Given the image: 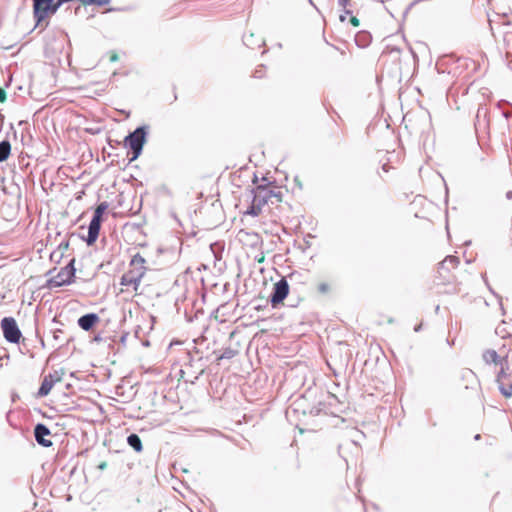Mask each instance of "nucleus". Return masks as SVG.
Instances as JSON below:
<instances>
[{
	"mask_svg": "<svg viewBox=\"0 0 512 512\" xmlns=\"http://www.w3.org/2000/svg\"><path fill=\"white\" fill-rule=\"evenodd\" d=\"M50 434V430L44 424H37L34 429L35 439L43 447H50L52 445V441L47 438Z\"/></svg>",
	"mask_w": 512,
	"mask_h": 512,
	"instance_id": "12",
	"label": "nucleus"
},
{
	"mask_svg": "<svg viewBox=\"0 0 512 512\" xmlns=\"http://www.w3.org/2000/svg\"><path fill=\"white\" fill-rule=\"evenodd\" d=\"M457 291H458V289H457L456 285H454L453 286V292H457Z\"/></svg>",
	"mask_w": 512,
	"mask_h": 512,
	"instance_id": "33",
	"label": "nucleus"
},
{
	"mask_svg": "<svg viewBox=\"0 0 512 512\" xmlns=\"http://www.w3.org/2000/svg\"><path fill=\"white\" fill-rule=\"evenodd\" d=\"M345 19H346V16H342V15L340 16V21L343 22V21H345Z\"/></svg>",
	"mask_w": 512,
	"mask_h": 512,
	"instance_id": "32",
	"label": "nucleus"
},
{
	"mask_svg": "<svg viewBox=\"0 0 512 512\" xmlns=\"http://www.w3.org/2000/svg\"><path fill=\"white\" fill-rule=\"evenodd\" d=\"M60 250H67L68 248V243H61L58 247Z\"/></svg>",
	"mask_w": 512,
	"mask_h": 512,
	"instance_id": "28",
	"label": "nucleus"
},
{
	"mask_svg": "<svg viewBox=\"0 0 512 512\" xmlns=\"http://www.w3.org/2000/svg\"><path fill=\"white\" fill-rule=\"evenodd\" d=\"M74 263L75 259L73 258L66 266L62 267L55 276L47 281V286L49 288H58L71 284L75 278L76 269Z\"/></svg>",
	"mask_w": 512,
	"mask_h": 512,
	"instance_id": "5",
	"label": "nucleus"
},
{
	"mask_svg": "<svg viewBox=\"0 0 512 512\" xmlns=\"http://www.w3.org/2000/svg\"><path fill=\"white\" fill-rule=\"evenodd\" d=\"M295 182L298 184L299 188H302V184L299 181L298 177L295 178Z\"/></svg>",
	"mask_w": 512,
	"mask_h": 512,
	"instance_id": "31",
	"label": "nucleus"
},
{
	"mask_svg": "<svg viewBox=\"0 0 512 512\" xmlns=\"http://www.w3.org/2000/svg\"><path fill=\"white\" fill-rule=\"evenodd\" d=\"M339 2L343 8H346L350 4V0H340Z\"/></svg>",
	"mask_w": 512,
	"mask_h": 512,
	"instance_id": "26",
	"label": "nucleus"
},
{
	"mask_svg": "<svg viewBox=\"0 0 512 512\" xmlns=\"http://www.w3.org/2000/svg\"><path fill=\"white\" fill-rule=\"evenodd\" d=\"M107 468V462L106 461H103L101 462L99 465H98V469L100 470H104Z\"/></svg>",
	"mask_w": 512,
	"mask_h": 512,
	"instance_id": "27",
	"label": "nucleus"
},
{
	"mask_svg": "<svg viewBox=\"0 0 512 512\" xmlns=\"http://www.w3.org/2000/svg\"><path fill=\"white\" fill-rule=\"evenodd\" d=\"M127 442L136 452H141L143 450L141 439L137 434L129 435Z\"/></svg>",
	"mask_w": 512,
	"mask_h": 512,
	"instance_id": "16",
	"label": "nucleus"
},
{
	"mask_svg": "<svg viewBox=\"0 0 512 512\" xmlns=\"http://www.w3.org/2000/svg\"><path fill=\"white\" fill-rule=\"evenodd\" d=\"M118 59H119V57H118V54L116 52H114V51L110 52L109 60L111 62H116V61H118Z\"/></svg>",
	"mask_w": 512,
	"mask_h": 512,
	"instance_id": "22",
	"label": "nucleus"
},
{
	"mask_svg": "<svg viewBox=\"0 0 512 512\" xmlns=\"http://www.w3.org/2000/svg\"><path fill=\"white\" fill-rule=\"evenodd\" d=\"M261 72L262 70H255L254 77H262V75L260 74Z\"/></svg>",
	"mask_w": 512,
	"mask_h": 512,
	"instance_id": "29",
	"label": "nucleus"
},
{
	"mask_svg": "<svg viewBox=\"0 0 512 512\" xmlns=\"http://www.w3.org/2000/svg\"><path fill=\"white\" fill-rule=\"evenodd\" d=\"M411 208L416 218L424 219L431 222V212L433 205L426 198L417 196L411 202Z\"/></svg>",
	"mask_w": 512,
	"mask_h": 512,
	"instance_id": "8",
	"label": "nucleus"
},
{
	"mask_svg": "<svg viewBox=\"0 0 512 512\" xmlns=\"http://www.w3.org/2000/svg\"><path fill=\"white\" fill-rule=\"evenodd\" d=\"M109 208V204L107 202H101L95 209L93 218H98V220L102 221V216L105 211Z\"/></svg>",
	"mask_w": 512,
	"mask_h": 512,
	"instance_id": "18",
	"label": "nucleus"
},
{
	"mask_svg": "<svg viewBox=\"0 0 512 512\" xmlns=\"http://www.w3.org/2000/svg\"><path fill=\"white\" fill-rule=\"evenodd\" d=\"M506 370H500L497 375V383L501 393L506 398H509L512 396V376Z\"/></svg>",
	"mask_w": 512,
	"mask_h": 512,
	"instance_id": "11",
	"label": "nucleus"
},
{
	"mask_svg": "<svg viewBox=\"0 0 512 512\" xmlns=\"http://www.w3.org/2000/svg\"><path fill=\"white\" fill-rule=\"evenodd\" d=\"M261 72L262 70H255L254 77H262V75L260 74Z\"/></svg>",
	"mask_w": 512,
	"mask_h": 512,
	"instance_id": "30",
	"label": "nucleus"
},
{
	"mask_svg": "<svg viewBox=\"0 0 512 512\" xmlns=\"http://www.w3.org/2000/svg\"><path fill=\"white\" fill-rule=\"evenodd\" d=\"M147 270L145 258L139 253L135 254L129 263L128 270L120 278V293H132L133 296L144 295L146 291L141 287V282Z\"/></svg>",
	"mask_w": 512,
	"mask_h": 512,
	"instance_id": "2",
	"label": "nucleus"
},
{
	"mask_svg": "<svg viewBox=\"0 0 512 512\" xmlns=\"http://www.w3.org/2000/svg\"><path fill=\"white\" fill-rule=\"evenodd\" d=\"M509 343L504 341L501 344H496L494 348L487 349L483 353V360L486 364H493L499 366L500 370L508 369V357L511 350L512 341Z\"/></svg>",
	"mask_w": 512,
	"mask_h": 512,
	"instance_id": "3",
	"label": "nucleus"
},
{
	"mask_svg": "<svg viewBox=\"0 0 512 512\" xmlns=\"http://www.w3.org/2000/svg\"><path fill=\"white\" fill-rule=\"evenodd\" d=\"M331 289H332V285L329 282H320L317 285V291L320 294H327L331 291Z\"/></svg>",
	"mask_w": 512,
	"mask_h": 512,
	"instance_id": "20",
	"label": "nucleus"
},
{
	"mask_svg": "<svg viewBox=\"0 0 512 512\" xmlns=\"http://www.w3.org/2000/svg\"><path fill=\"white\" fill-rule=\"evenodd\" d=\"M7 99L6 91L3 88H0V102L4 103Z\"/></svg>",
	"mask_w": 512,
	"mask_h": 512,
	"instance_id": "21",
	"label": "nucleus"
},
{
	"mask_svg": "<svg viewBox=\"0 0 512 512\" xmlns=\"http://www.w3.org/2000/svg\"><path fill=\"white\" fill-rule=\"evenodd\" d=\"M460 260L456 256H447L437 267V285H450L454 283L455 271L458 269Z\"/></svg>",
	"mask_w": 512,
	"mask_h": 512,
	"instance_id": "4",
	"label": "nucleus"
},
{
	"mask_svg": "<svg viewBox=\"0 0 512 512\" xmlns=\"http://www.w3.org/2000/svg\"><path fill=\"white\" fill-rule=\"evenodd\" d=\"M101 222L102 221L98 220V218H92V220L89 224L88 237H87V243L89 245L93 244L97 240V238L99 236Z\"/></svg>",
	"mask_w": 512,
	"mask_h": 512,
	"instance_id": "14",
	"label": "nucleus"
},
{
	"mask_svg": "<svg viewBox=\"0 0 512 512\" xmlns=\"http://www.w3.org/2000/svg\"><path fill=\"white\" fill-rule=\"evenodd\" d=\"M255 260L258 262V263H263L264 260H265V255L263 252H261L258 256L255 257Z\"/></svg>",
	"mask_w": 512,
	"mask_h": 512,
	"instance_id": "24",
	"label": "nucleus"
},
{
	"mask_svg": "<svg viewBox=\"0 0 512 512\" xmlns=\"http://www.w3.org/2000/svg\"><path fill=\"white\" fill-rule=\"evenodd\" d=\"M285 189L274 182L267 185H259L254 190V197L247 214L252 216L260 215L264 209L272 212L282 203L285 195Z\"/></svg>",
	"mask_w": 512,
	"mask_h": 512,
	"instance_id": "1",
	"label": "nucleus"
},
{
	"mask_svg": "<svg viewBox=\"0 0 512 512\" xmlns=\"http://www.w3.org/2000/svg\"><path fill=\"white\" fill-rule=\"evenodd\" d=\"M289 293V285L286 279H281L274 284V291L271 296V304L273 307H276L278 304L282 303V301L287 297Z\"/></svg>",
	"mask_w": 512,
	"mask_h": 512,
	"instance_id": "10",
	"label": "nucleus"
},
{
	"mask_svg": "<svg viewBox=\"0 0 512 512\" xmlns=\"http://www.w3.org/2000/svg\"><path fill=\"white\" fill-rule=\"evenodd\" d=\"M145 135L144 128L139 127L125 138V146L129 147L133 152L131 161L137 159L140 155L145 142Z\"/></svg>",
	"mask_w": 512,
	"mask_h": 512,
	"instance_id": "6",
	"label": "nucleus"
},
{
	"mask_svg": "<svg viewBox=\"0 0 512 512\" xmlns=\"http://www.w3.org/2000/svg\"><path fill=\"white\" fill-rule=\"evenodd\" d=\"M1 329L4 338L11 343H19L22 333L16 323V320L12 317H4L1 320Z\"/></svg>",
	"mask_w": 512,
	"mask_h": 512,
	"instance_id": "7",
	"label": "nucleus"
},
{
	"mask_svg": "<svg viewBox=\"0 0 512 512\" xmlns=\"http://www.w3.org/2000/svg\"><path fill=\"white\" fill-rule=\"evenodd\" d=\"M231 356H232V351H229L227 354L225 353V354L219 356L217 360L220 361L221 359H223L225 357L230 358Z\"/></svg>",
	"mask_w": 512,
	"mask_h": 512,
	"instance_id": "25",
	"label": "nucleus"
},
{
	"mask_svg": "<svg viewBox=\"0 0 512 512\" xmlns=\"http://www.w3.org/2000/svg\"><path fill=\"white\" fill-rule=\"evenodd\" d=\"M350 23L354 26V27H358L360 25V21L357 17L355 16H352L350 18Z\"/></svg>",
	"mask_w": 512,
	"mask_h": 512,
	"instance_id": "23",
	"label": "nucleus"
},
{
	"mask_svg": "<svg viewBox=\"0 0 512 512\" xmlns=\"http://www.w3.org/2000/svg\"><path fill=\"white\" fill-rule=\"evenodd\" d=\"M11 153V144L9 141L4 140L0 142V162L6 161Z\"/></svg>",
	"mask_w": 512,
	"mask_h": 512,
	"instance_id": "15",
	"label": "nucleus"
},
{
	"mask_svg": "<svg viewBox=\"0 0 512 512\" xmlns=\"http://www.w3.org/2000/svg\"><path fill=\"white\" fill-rule=\"evenodd\" d=\"M83 6L96 5L99 7H105L110 4V0H79Z\"/></svg>",
	"mask_w": 512,
	"mask_h": 512,
	"instance_id": "19",
	"label": "nucleus"
},
{
	"mask_svg": "<svg viewBox=\"0 0 512 512\" xmlns=\"http://www.w3.org/2000/svg\"><path fill=\"white\" fill-rule=\"evenodd\" d=\"M100 321L99 316L95 313L83 315L78 319V325L85 331L91 330Z\"/></svg>",
	"mask_w": 512,
	"mask_h": 512,
	"instance_id": "13",
	"label": "nucleus"
},
{
	"mask_svg": "<svg viewBox=\"0 0 512 512\" xmlns=\"http://www.w3.org/2000/svg\"><path fill=\"white\" fill-rule=\"evenodd\" d=\"M109 208V204L107 202H101L95 209L93 218H98V220L102 221V216L105 211Z\"/></svg>",
	"mask_w": 512,
	"mask_h": 512,
	"instance_id": "17",
	"label": "nucleus"
},
{
	"mask_svg": "<svg viewBox=\"0 0 512 512\" xmlns=\"http://www.w3.org/2000/svg\"><path fill=\"white\" fill-rule=\"evenodd\" d=\"M62 380H63L62 379V375L59 374L57 371H55L54 373H50V374L46 375L43 378V381H42L41 386H40V388L38 390L37 396L38 397H45V396H47L51 392L53 387L57 383H61Z\"/></svg>",
	"mask_w": 512,
	"mask_h": 512,
	"instance_id": "9",
	"label": "nucleus"
}]
</instances>
